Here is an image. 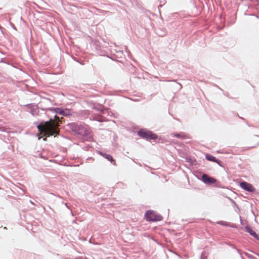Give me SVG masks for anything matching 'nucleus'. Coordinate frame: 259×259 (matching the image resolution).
<instances>
[{"instance_id": "nucleus-1", "label": "nucleus", "mask_w": 259, "mask_h": 259, "mask_svg": "<svg viewBox=\"0 0 259 259\" xmlns=\"http://www.w3.org/2000/svg\"><path fill=\"white\" fill-rule=\"evenodd\" d=\"M54 117L55 121H53L52 118H50L47 121L41 120L39 124L37 125L38 131L44 133V135L46 137L54 136L55 137V135H59V118L56 114L54 115Z\"/></svg>"}, {"instance_id": "nucleus-2", "label": "nucleus", "mask_w": 259, "mask_h": 259, "mask_svg": "<svg viewBox=\"0 0 259 259\" xmlns=\"http://www.w3.org/2000/svg\"><path fill=\"white\" fill-rule=\"evenodd\" d=\"M67 126L75 135L84 140L90 138V130L87 124L81 122H71L68 123Z\"/></svg>"}, {"instance_id": "nucleus-3", "label": "nucleus", "mask_w": 259, "mask_h": 259, "mask_svg": "<svg viewBox=\"0 0 259 259\" xmlns=\"http://www.w3.org/2000/svg\"><path fill=\"white\" fill-rule=\"evenodd\" d=\"M25 106L28 107L30 109L29 112L34 117H40L42 119H45L46 117L48 116L44 109L41 108L39 109L32 104H27Z\"/></svg>"}, {"instance_id": "nucleus-4", "label": "nucleus", "mask_w": 259, "mask_h": 259, "mask_svg": "<svg viewBox=\"0 0 259 259\" xmlns=\"http://www.w3.org/2000/svg\"><path fill=\"white\" fill-rule=\"evenodd\" d=\"M138 135L141 138L147 140H155L157 139V136L156 134L145 128L140 129L138 132Z\"/></svg>"}, {"instance_id": "nucleus-5", "label": "nucleus", "mask_w": 259, "mask_h": 259, "mask_svg": "<svg viewBox=\"0 0 259 259\" xmlns=\"http://www.w3.org/2000/svg\"><path fill=\"white\" fill-rule=\"evenodd\" d=\"M145 218L146 221L150 222L159 221L162 219L161 215L155 214L153 211L151 210H149L146 212Z\"/></svg>"}, {"instance_id": "nucleus-6", "label": "nucleus", "mask_w": 259, "mask_h": 259, "mask_svg": "<svg viewBox=\"0 0 259 259\" xmlns=\"http://www.w3.org/2000/svg\"><path fill=\"white\" fill-rule=\"evenodd\" d=\"M50 110L52 111L53 113L58 114L65 116H67L71 114L70 110L67 108L63 109L62 108H56L50 109Z\"/></svg>"}, {"instance_id": "nucleus-7", "label": "nucleus", "mask_w": 259, "mask_h": 259, "mask_svg": "<svg viewBox=\"0 0 259 259\" xmlns=\"http://www.w3.org/2000/svg\"><path fill=\"white\" fill-rule=\"evenodd\" d=\"M240 186L241 187V188L248 192H253L255 191V189L253 187V186L247 182H242L240 183Z\"/></svg>"}, {"instance_id": "nucleus-8", "label": "nucleus", "mask_w": 259, "mask_h": 259, "mask_svg": "<svg viewBox=\"0 0 259 259\" xmlns=\"http://www.w3.org/2000/svg\"><path fill=\"white\" fill-rule=\"evenodd\" d=\"M202 181L206 184H213L216 182V180L212 177L209 176L206 174H203L201 178Z\"/></svg>"}, {"instance_id": "nucleus-9", "label": "nucleus", "mask_w": 259, "mask_h": 259, "mask_svg": "<svg viewBox=\"0 0 259 259\" xmlns=\"http://www.w3.org/2000/svg\"><path fill=\"white\" fill-rule=\"evenodd\" d=\"M245 231L246 232L248 233L250 235L254 237L255 238H256L257 239H259L258 235L255 233V231H254L252 229V228L250 226H245Z\"/></svg>"}, {"instance_id": "nucleus-10", "label": "nucleus", "mask_w": 259, "mask_h": 259, "mask_svg": "<svg viewBox=\"0 0 259 259\" xmlns=\"http://www.w3.org/2000/svg\"><path fill=\"white\" fill-rule=\"evenodd\" d=\"M99 153L103 157H104V158L107 159L108 160L110 161L112 164H113L114 165L115 164V161L111 155L103 153L102 152H99Z\"/></svg>"}, {"instance_id": "nucleus-11", "label": "nucleus", "mask_w": 259, "mask_h": 259, "mask_svg": "<svg viewBox=\"0 0 259 259\" xmlns=\"http://www.w3.org/2000/svg\"><path fill=\"white\" fill-rule=\"evenodd\" d=\"M171 136L173 137H176L182 139H185L187 138V136L183 133H172Z\"/></svg>"}, {"instance_id": "nucleus-12", "label": "nucleus", "mask_w": 259, "mask_h": 259, "mask_svg": "<svg viewBox=\"0 0 259 259\" xmlns=\"http://www.w3.org/2000/svg\"><path fill=\"white\" fill-rule=\"evenodd\" d=\"M205 158L207 160L210 161L214 162L217 161L216 157L209 154H206Z\"/></svg>"}, {"instance_id": "nucleus-13", "label": "nucleus", "mask_w": 259, "mask_h": 259, "mask_svg": "<svg viewBox=\"0 0 259 259\" xmlns=\"http://www.w3.org/2000/svg\"><path fill=\"white\" fill-rule=\"evenodd\" d=\"M228 199L232 203L233 207H236L237 209H239V207L238 206V205L236 203V202L232 199H231V198H230L229 197H228Z\"/></svg>"}, {"instance_id": "nucleus-14", "label": "nucleus", "mask_w": 259, "mask_h": 259, "mask_svg": "<svg viewBox=\"0 0 259 259\" xmlns=\"http://www.w3.org/2000/svg\"><path fill=\"white\" fill-rule=\"evenodd\" d=\"M217 224H218L219 225H223V226H228V223L224 222V221H218L217 222Z\"/></svg>"}, {"instance_id": "nucleus-15", "label": "nucleus", "mask_w": 259, "mask_h": 259, "mask_svg": "<svg viewBox=\"0 0 259 259\" xmlns=\"http://www.w3.org/2000/svg\"><path fill=\"white\" fill-rule=\"evenodd\" d=\"M214 162L217 163L219 165H221L222 162L220 160H218L217 159V161H214Z\"/></svg>"}, {"instance_id": "nucleus-16", "label": "nucleus", "mask_w": 259, "mask_h": 259, "mask_svg": "<svg viewBox=\"0 0 259 259\" xmlns=\"http://www.w3.org/2000/svg\"><path fill=\"white\" fill-rule=\"evenodd\" d=\"M74 259H87L85 257H83L82 256H79L75 258Z\"/></svg>"}, {"instance_id": "nucleus-17", "label": "nucleus", "mask_w": 259, "mask_h": 259, "mask_svg": "<svg viewBox=\"0 0 259 259\" xmlns=\"http://www.w3.org/2000/svg\"><path fill=\"white\" fill-rule=\"evenodd\" d=\"M62 203L64 204L66 206V207H67L69 209V207L67 203H64V202H62Z\"/></svg>"}, {"instance_id": "nucleus-18", "label": "nucleus", "mask_w": 259, "mask_h": 259, "mask_svg": "<svg viewBox=\"0 0 259 259\" xmlns=\"http://www.w3.org/2000/svg\"><path fill=\"white\" fill-rule=\"evenodd\" d=\"M132 100L134 101H138L139 99H132Z\"/></svg>"}, {"instance_id": "nucleus-19", "label": "nucleus", "mask_w": 259, "mask_h": 259, "mask_svg": "<svg viewBox=\"0 0 259 259\" xmlns=\"http://www.w3.org/2000/svg\"><path fill=\"white\" fill-rule=\"evenodd\" d=\"M97 121H100V122H101L102 121V120H101L100 119H96Z\"/></svg>"}, {"instance_id": "nucleus-20", "label": "nucleus", "mask_w": 259, "mask_h": 259, "mask_svg": "<svg viewBox=\"0 0 259 259\" xmlns=\"http://www.w3.org/2000/svg\"><path fill=\"white\" fill-rule=\"evenodd\" d=\"M245 255H246V256H247L248 257H249V255L248 253H245Z\"/></svg>"}, {"instance_id": "nucleus-21", "label": "nucleus", "mask_w": 259, "mask_h": 259, "mask_svg": "<svg viewBox=\"0 0 259 259\" xmlns=\"http://www.w3.org/2000/svg\"><path fill=\"white\" fill-rule=\"evenodd\" d=\"M245 255H246V256H247L248 257H249V255L248 253H245Z\"/></svg>"}, {"instance_id": "nucleus-22", "label": "nucleus", "mask_w": 259, "mask_h": 259, "mask_svg": "<svg viewBox=\"0 0 259 259\" xmlns=\"http://www.w3.org/2000/svg\"><path fill=\"white\" fill-rule=\"evenodd\" d=\"M237 250L238 252L240 254V250L239 249H237Z\"/></svg>"}, {"instance_id": "nucleus-23", "label": "nucleus", "mask_w": 259, "mask_h": 259, "mask_svg": "<svg viewBox=\"0 0 259 259\" xmlns=\"http://www.w3.org/2000/svg\"><path fill=\"white\" fill-rule=\"evenodd\" d=\"M201 259H204V258H201Z\"/></svg>"}]
</instances>
